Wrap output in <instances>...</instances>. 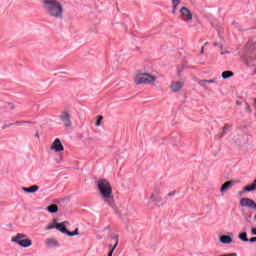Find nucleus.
<instances>
[{"mask_svg":"<svg viewBox=\"0 0 256 256\" xmlns=\"http://www.w3.org/2000/svg\"><path fill=\"white\" fill-rule=\"evenodd\" d=\"M98 189L105 203H107L109 207H115V199L113 198V187H111V183L109 182V180L100 179L98 181Z\"/></svg>","mask_w":256,"mask_h":256,"instance_id":"f257e3e1","label":"nucleus"},{"mask_svg":"<svg viewBox=\"0 0 256 256\" xmlns=\"http://www.w3.org/2000/svg\"><path fill=\"white\" fill-rule=\"evenodd\" d=\"M44 9L47 11L50 17L55 19H63V6L57 0L44 1Z\"/></svg>","mask_w":256,"mask_h":256,"instance_id":"f03ea898","label":"nucleus"},{"mask_svg":"<svg viewBox=\"0 0 256 256\" xmlns=\"http://www.w3.org/2000/svg\"><path fill=\"white\" fill-rule=\"evenodd\" d=\"M155 81H157V76H153L149 73H137L134 76L136 85H153Z\"/></svg>","mask_w":256,"mask_h":256,"instance_id":"7ed1b4c3","label":"nucleus"},{"mask_svg":"<svg viewBox=\"0 0 256 256\" xmlns=\"http://www.w3.org/2000/svg\"><path fill=\"white\" fill-rule=\"evenodd\" d=\"M161 186H155L151 196L150 201L152 203H155V205H161L163 203V198H161Z\"/></svg>","mask_w":256,"mask_h":256,"instance_id":"20e7f679","label":"nucleus"},{"mask_svg":"<svg viewBox=\"0 0 256 256\" xmlns=\"http://www.w3.org/2000/svg\"><path fill=\"white\" fill-rule=\"evenodd\" d=\"M60 121L64 123V126L69 129L73 125V122H71V114L69 112L64 111L60 115Z\"/></svg>","mask_w":256,"mask_h":256,"instance_id":"39448f33","label":"nucleus"},{"mask_svg":"<svg viewBox=\"0 0 256 256\" xmlns=\"http://www.w3.org/2000/svg\"><path fill=\"white\" fill-rule=\"evenodd\" d=\"M51 151H55L56 153H61V151H65V147L63 143H61V139L56 138L50 147Z\"/></svg>","mask_w":256,"mask_h":256,"instance_id":"423d86ee","label":"nucleus"},{"mask_svg":"<svg viewBox=\"0 0 256 256\" xmlns=\"http://www.w3.org/2000/svg\"><path fill=\"white\" fill-rule=\"evenodd\" d=\"M240 207H247L248 209H255L256 211V203L251 200V198H241Z\"/></svg>","mask_w":256,"mask_h":256,"instance_id":"0eeeda50","label":"nucleus"},{"mask_svg":"<svg viewBox=\"0 0 256 256\" xmlns=\"http://www.w3.org/2000/svg\"><path fill=\"white\" fill-rule=\"evenodd\" d=\"M180 13L186 17L185 21L186 23H191L193 21V14L191 13L190 10H188L187 7H182L180 10Z\"/></svg>","mask_w":256,"mask_h":256,"instance_id":"6e6552de","label":"nucleus"},{"mask_svg":"<svg viewBox=\"0 0 256 256\" xmlns=\"http://www.w3.org/2000/svg\"><path fill=\"white\" fill-rule=\"evenodd\" d=\"M183 85H185V83L181 81H175L171 83L170 89L173 91V93H177L183 89Z\"/></svg>","mask_w":256,"mask_h":256,"instance_id":"1a4fd4ad","label":"nucleus"},{"mask_svg":"<svg viewBox=\"0 0 256 256\" xmlns=\"http://www.w3.org/2000/svg\"><path fill=\"white\" fill-rule=\"evenodd\" d=\"M233 183H235V181L230 180V181H227L224 184H222V186L220 188V192L227 193V191H229V189H231L233 187Z\"/></svg>","mask_w":256,"mask_h":256,"instance_id":"9d476101","label":"nucleus"},{"mask_svg":"<svg viewBox=\"0 0 256 256\" xmlns=\"http://www.w3.org/2000/svg\"><path fill=\"white\" fill-rule=\"evenodd\" d=\"M67 223L68 222H62V223H56V229L57 231H60V233H63L64 235H67V232L69 230H67Z\"/></svg>","mask_w":256,"mask_h":256,"instance_id":"9b49d317","label":"nucleus"},{"mask_svg":"<svg viewBox=\"0 0 256 256\" xmlns=\"http://www.w3.org/2000/svg\"><path fill=\"white\" fill-rule=\"evenodd\" d=\"M27 237V235L23 234V233H18L16 236L12 237L11 241L12 243H16L17 245H19V243H21L22 239H25Z\"/></svg>","mask_w":256,"mask_h":256,"instance_id":"f8f14e48","label":"nucleus"},{"mask_svg":"<svg viewBox=\"0 0 256 256\" xmlns=\"http://www.w3.org/2000/svg\"><path fill=\"white\" fill-rule=\"evenodd\" d=\"M22 190L24 193H37L39 191V186L38 185H32L30 187H22Z\"/></svg>","mask_w":256,"mask_h":256,"instance_id":"ddd939ff","label":"nucleus"},{"mask_svg":"<svg viewBox=\"0 0 256 256\" xmlns=\"http://www.w3.org/2000/svg\"><path fill=\"white\" fill-rule=\"evenodd\" d=\"M45 243L47 247H59V242L55 238H47Z\"/></svg>","mask_w":256,"mask_h":256,"instance_id":"4468645a","label":"nucleus"},{"mask_svg":"<svg viewBox=\"0 0 256 256\" xmlns=\"http://www.w3.org/2000/svg\"><path fill=\"white\" fill-rule=\"evenodd\" d=\"M220 242H222L224 245H231L233 243V238L229 235H223L220 237Z\"/></svg>","mask_w":256,"mask_h":256,"instance_id":"2eb2a0df","label":"nucleus"},{"mask_svg":"<svg viewBox=\"0 0 256 256\" xmlns=\"http://www.w3.org/2000/svg\"><path fill=\"white\" fill-rule=\"evenodd\" d=\"M20 247H31L33 245V242L29 238H24L22 241L19 242Z\"/></svg>","mask_w":256,"mask_h":256,"instance_id":"dca6fc26","label":"nucleus"},{"mask_svg":"<svg viewBox=\"0 0 256 256\" xmlns=\"http://www.w3.org/2000/svg\"><path fill=\"white\" fill-rule=\"evenodd\" d=\"M47 211H49V213H57L59 211V207L56 204H52L47 207Z\"/></svg>","mask_w":256,"mask_h":256,"instance_id":"f3484780","label":"nucleus"},{"mask_svg":"<svg viewBox=\"0 0 256 256\" xmlns=\"http://www.w3.org/2000/svg\"><path fill=\"white\" fill-rule=\"evenodd\" d=\"M238 239H240V241H244V242L249 241V238H247V232L240 233L238 235Z\"/></svg>","mask_w":256,"mask_h":256,"instance_id":"a211bd4d","label":"nucleus"},{"mask_svg":"<svg viewBox=\"0 0 256 256\" xmlns=\"http://www.w3.org/2000/svg\"><path fill=\"white\" fill-rule=\"evenodd\" d=\"M222 77L224 79H230V77H233V72L232 71H224V72H222Z\"/></svg>","mask_w":256,"mask_h":256,"instance_id":"6ab92c4d","label":"nucleus"},{"mask_svg":"<svg viewBox=\"0 0 256 256\" xmlns=\"http://www.w3.org/2000/svg\"><path fill=\"white\" fill-rule=\"evenodd\" d=\"M117 245H119V240L116 238V243H115L114 247L111 248L110 252L108 253V256H113V251H115V249H117Z\"/></svg>","mask_w":256,"mask_h":256,"instance_id":"aec40b11","label":"nucleus"},{"mask_svg":"<svg viewBox=\"0 0 256 256\" xmlns=\"http://www.w3.org/2000/svg\"><path fill=\"white\" fill-rule=\"evenodd\" d=\"M173 11L172 13H175V11L177 10V5H179V3H181V0H173Z\"/></svg>","mask_w":256,"mask_h":256,"instance_id":"412c9836","label":"nucleus"},{"mask_svg":"<svg viewBox=\"0 0 256 256\" xmlns=\"http://www.w3.org/2000/svg\"><path fill=\"white\" fill-rule=\"evenodd\" d=\"M103 121V116H98L97 121L95 123L96 127H101V122Z\"/></svg>","mask_w":256,"mask_h":256,"instance_id":"4be33fe9","label":"nucleus"},{"mask_svg":"<svg viewBox=\"0 0 256 256\" xmlns=\"http://www.w3.org/2000/svg\"><path fill=\"white\" fill-rule=\"evenodd\" d=\"M51 229H57V223L49 224L46 228L45 231H49Z\"/></svg>","mask_w":256,"mask_h":256,"instance_id":"5701e85b","label":"nucleus"},{"mask_svg":"<svg viewBox=\"0 0 256 256\" xmlns=\"http://www.w3.org/2000/svg\"><path fill=\"white\" fill-rule=\"evenodd\" d=\"M198 85H200V87H204L205 89H207V80L198 81Z\"/></svg>","mask_w":256,"mask_h":256,"instance_id":"b1692460","label":"nucleus"},{"mask_svg":"<svg viewBox=\"0 0 256 256\" xmlns=\"http://www.w3.org/2000/svg\"><path fill=\"white\" fill-rule=\"evenodd\" d=\"M206 83H209V84L217 83V78L206 80Z\"/></svg>","mask_w":256,"mask_h":256,"instance_id":"393cba45","label":"nucleus"},{"mask_svg":"<svg viewBox=\"0 0 256 256\" xmlns=\"http://www.w3.org/2000/svg\"><path fill=\"white\" fill-rule=\"evenodd\" d=\"M66 235H68V237H75V232H71L68 230V232H66Z\"/></svg>","mask_w":256,"mask_h":256,"instance_id":"a878e982","label":"nucleus"},{"mask_svg":"<svg viewBox=\"0 0 256 256\" xmlns=\"http://www.w3.org/2000/svg\"><path fill=\"white\" fill-rule=\"evenodd\" d=\"M218 256H237V253L220 254Z\"/></svg>","mask_w":256,"mask_h":256,"instance_id":"bb28decb","label":"nucleus"},{"mask_svg":"<svg viewBox=\"0 0 256 256\" xmlns=\"http://www.w3.org/2000/svg\"><path fill=\"white\" fill-rule=\"evenodd\" d=\"M252 187H253V184L251 186H245L243 188V191H253V190H247V189H252Z\"/></svg>","mask_w":256,"mask_h":256,"instance_id":"cd10ccee","label":"nucleus"},{"mask_svg":"<svg viewBox=\"0 0 256 256\" xmlns=\"http://www.w3.org/2000/svg\"><path fill=\"white\" fill-rule=\"evenodd\" d=\"M246 111L252 113L251 106L249 104H246Z\"/></svg>","mask_w":256,"mask_h":256,"instance_id":"c85d7f7f","label":"nucleus"},{"mask_svg":"<svg viewBox=\"0 0 256 256\" xmlns=\"http://www.w3.org/2000/svg\"><path fill=\"white\" fill-rule=\"evenodd\" d=\"M20 123H31V122H29V121H16L15 125H20Z\"/></svg>","mask_w":256,"mask_h":256,"instance_id":"c756f323","label":"nucleus"},{"mask_svg":"<svg viewBox=\"0 0 256 256\" xmlns=\"http://www.w3.org/2000/svg\"><path fill=\"white\" fill-rule=\"evenodd\" d=\"M175 193H176L175 190L169 192V193H168V197H173V195H175Z\"/></svg>","mask_w":256,"mask_h":256,"instance_id":"7c9ffc66","label":"nucleus"},{"mask_svg":"<svg viewBox=\"0 0 256 256\" xmlns=\"http://www.w3.org/2000/svg\"><path fill=\"white\" fill-rule=\"evenodd\" d=\"M248 241H250V243H256V237H252Z\"/></svg>","mask_w":256,"mask_h":256,"instance_id":"2f4dec72","label":"nucleus"},{"mask_svg":"<svg viewBox=\"0 0 256 256\" xmlns=\"http://www.w3.org/2000/svg\"><path fill=\"white\" fill-rule=\"evenodd\" d=\"M251 234L256 235V228H251Z\"/></svg>","mask_w":256,"mask_h":256,"instance_id":"473e14b6","label":"nucleus"},{"mask_svg":"<svg viewBox=\"0 0 256 256\" xmlns=\"http://www.w3.org/2000/svg\"><path fill=\"white\" fill-rule=\"evenodd\" d=\"M13 124H9V125H3L2 129H7V127H11Z\"/></svg>","mask_w":256,"mask_h":256,"instance_id":"72a5a7b5","label":"nucleus"},{"mask_svg":"<svg viewBox=\"0 0 256 256\" xmlns=\"http://www.w3.org/2000/svg\"><path fill=\"white\" fill-rule=\"evenodd\" d=\"M74 235H79V228H76V229H75Z\"/></svg>","mask_w":256,"mask_h":256,"instance_id":"f704fd0d","label":"nucleus"},{"mask_svg":"<svg viewBox=\"0 0 256 256\" xmlns=\"http://www.w3.org/2000/svg\"><path fill=\"white\" fill-rule=\"evenodd\" d=\"M203 53H205V47H201V54L203 55Z\"/></svg>","mask_w":256,"mask_h":256,"instance_id":"c9c22d12","label":"nucleus"},{"mask_svg":"<svg viewBox=\"0 0 256 256\" xmlns=\"http://www.w3.org/2000/svg\"><path fill=\"white\" fill-rule=\"evenodd\" d=\"M117 213H119V215H121V207H119V208L117 209Z\"/></svg>","mask_w":256,"mask_h":256,"instance_id":"e433bc0d","label":"nucleus"},{"mask_svg":"<svg viewBox=\"0 0 256 256\" xmlns=\"http://www.w3.org/2000/svg\"><path fill=\"white\" fill-rule=\"evenodd\" d=\"M254 221H256V215H254Z\"/></svg>","mask_w":256,"mask_h":256,"instance_id":"4c0bfd02","label":"nucleus"},{"mask_svg":"<svg viewBox=\"0 0 256 256\" xmlns=\"http://www.w3.org/2000/svg\"><path fill=\"white\" fill-rule=\"evenodd\" d=\"M225 129H227V126L224 127V131H225Z\"/></svg>","mask_w":256,"mask_h":256,"instance_id":"58836bf2","label":"nucleus"},{"mask_svg":"<svg viewBox=\"0 0 256 256\" xmlns=\"http://www.w3.org/2000/svg\"><path fill=\"white\" fill-rule=\"evenodd\" d=\"M36 137H39V134H36Z\"/></svg>","mask_w":256,"mask_h":256,"instance_id":"ea45409f","label":"nucleus"},{"mask_svg":"<svg viewBox=\"0 0 256 256\" xmlns=\"http://www.w3.org/2000/svg\"><path fill=\"white\" fill-rule=\"evenodd\" d=\"M221 55H224V53H223V52H221Z\"/></svg>","mask_w":256,"mask_h":256,"instance_id":"a19ab883","label":"nucleus"},{"mask_svg":"<svg viewBox=\"0 0 256 256\" xmlns=\"http://www.w3.org/2000/svg\"><path fill=\"white\" fill-rule=\"evenodd\" d=\"M254 59L256 60V56H254Z\"/></svg>","mask_w":256,"mask_h":256,"instance_id":"79ce46f5","label":"nucleus"},{"mask_svg":"<svg viewBox=\"0 0 256 256\" xmlns=\"http://www.w3.org/2000/svg\"><path fill=\"white\" fill-rule=\"evenodd\" d=\"M254 29H256V27Z\"/></svg>","mask_w":256,"mask_h":256,"instance_id":"37998d69","label":"nucleus"}]
</instances>
